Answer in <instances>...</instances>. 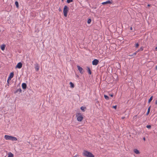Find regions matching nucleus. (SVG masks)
<instances>
[{
    "instance_id": "nucleus-1",
    "label": "nucleus",
    "mask_w": 157,
    "mask_h": 157,
    "mask_svg": "<svg viewBox=\"0 0 157 157\" xmlns=\"http://www.w3.org/2000/svg\"><path fill=\"white\" fill-rule=\"evenodd\" d=\"M82 154L83 156L86 157H94V156L91 152L86 150H84Z\"/></svg>"
},
{
    "instance_id": "nucleus-2",
    "label": "nucleus",
    "mask_w": 157,
    "mask_h": 157,
    "mask_svg": "<svg viewBox=\"0 0 157 157\" xmlns=\"http://www.w3.org/2000/svg\"><path fill=\"white\" fill-rule=\"evenodd\" d=\"M77 120L79 122L82 121L83 119V117L81 113H78L76 114Z\"/></svg>"
},
{
    "instance_id": "nucleus-3",
    "label": "nucleus",
    "mask_w": 157,
    "mask_h": 157,
    "mask_svg": "<svg viewBox=\"0 0 157 157\" xmlns=\"http://www.w3.org/2000/svg\"><path fill=\"white\" fill-rule=\"evenodd\" d=\"M68 10V7L67 6H65L63 9V14L65 17H66L67 16V13Z\"/></svg>"
},
{
    "instance_id": "nucleus-4",
    "label": "nucleus",
    "mask_w": 157,
    "mask_h": 157,
    "mask_svg": "<svg viewBox=\"0 0 157 157\" xmlns=\"http://www.w3.org/2000/svg\"><path fill=\"white\" fill-rule=\"evenodd\" d=\"M22 63L21 62L18 63L15 67V68H21L22 67Z\"/></svg>"
},
{
    "instance_id": "nucleus-5",
    "label": "nucleus",
    "mask_w": 157,
    "mask_h": 157,
    "mask_svg": "<svg viewBox=\"0 0 157 157\" xmlns=\"http://www.w3.org/2000/svg\"><path fill=\"white\" fill-rule=\"evenodd\" d=\"M99 62V61L97 59H94L92 61V64L93 65H97L98 64Z\"/></svg>"
},
{
    "instance_id": "nucleus-6",
    "label": "nucleus",
    "mask_w": 157,
    "mask_h": 157,
    "mask_svg": "<svg viewBox=\"0 0 157 157\" xmlns=\"http://www.w3.org/2000/svg\"><path fill=\"white\" fill-rule=\"evenodd\" d=\"M21 86L22 88L24 90H25L26 89L27 86V84L25 83H22V84Z\"/></svg>"
},
{
    "instance_id": "nucleus-7",
    "label": "nucleus",
    "mask_w": 157,
    "mask_h": 157,
    "mask_svg": "<svg viewBox=\"0 0 157 157\" xmlns=\"http://www.w3.org/2000/svg\"><path fill=\"white\" fill-rule=\"evenodd\" d=\"M11 136L5 135L4 138L6 140H10Z\"/></svg>"
},
{
    "instance_id": "nucleus-8",
    "label": "nucleus",
    "mask_w": 157,
    "mask_h": 157,
    "mask_svg": "<svg viewBox=\"0 0 157 157\" xmlns=\"http://www.w3.org/2000/svg\"><path fill=\"white\" fill-rule=\"evenodd\" d=\"M14 76V72H12L10 73L8 78H9L10 79H11Z\"/></svg>"
},
{
    "instance_id": "nucleus-9",
    "label": "nucleus",
    "mask_w": 157,
    "mask_h": 157,
    "mask_svg": "<svg viewBox=\"0 0 157 157\" xmlns=\"http://www.w3.org/2000/svg\"><path fill=\"white\" fill-rule=\"evenodd\" d=\"M133 151L135 153L137 154H139L140 153V151L137 149H134Z\"/></svg>"
},
{
    "instance_id": "nucleus-10",
    "label": "nucleus",
    "mask_w": 157,
    "mask_h": 157,
    "mask_svg": "<svg viewBox=\"0 0 157 157\" xmlns=\"http://www.w3.org/2000/svg\"><path fill=\"white\" fill-rule=\"evenodd\" d=\"M10 140H11L12 141H17V139L16 137H15L14 136H11V137Z\"/></svg>"
},
{
    "instance_id": "nucleus-11",
    "label": "nucleus",
    "mask_w": 157,
    "mask_h": 157,
    "mask_svg": "<svg viewBox=\"0 0 157 157\" xmlns=\"http://www.w3.org/2000/svg\"><path fill=\"white\" fill-rule=\"evenodd\" d=\"M18 92H19L20 93H21L22 90L21 88H19V89H17L14 92L15 94L17 93Z\"/></svg>"
},
{
    "instance_id": "nucleus-12",
    "label": "nucleus",
    "mask_w": 157,
    "mask_h": 157,
    "mask_svg": "<svg viewBox=\"0 0 157 157\" xmlns=\"http://www.w3.org/2000/svg\"><path fill=\"white\" fill-rule=\"evenodd\" d=\"M86 109V107L82 106L80 107V109L82 112H85Z\"/></svg>"
},
{
    "instance_id": "nucleus-13",
    "label": "nucleus",
    "mask_w": 157,
    "mask_h": 157,
    "mask_svg": "<svg viewBox=\"0 0 157 157\" xmlns=\"http://www.w3.org/2000/svg\"><path fill=\"white\" fill-rule=\"evenodd\" d=\"M151 106H149L148 107V109H147V112L146 114V115L147 116L149 114V113H150V109H151Z\"/></svg>"
},
{
    "instance_id": "nucleus-14",
    "label": "nucleus",
    "mask_w": 157,
    "mask_h": 157,
    "mask_svg": "<svg viewBox=\"0 0 157 157\" xmlns=\"http://www.w3.org/2000/svg\"><path fill=\"white\" fill-rule=\"evenodd\" d=\"M5 47L6 45L5 44H3L1 46V48L2 50L3 51L5 49Z\"/></svg>"
},
{
    "instance_id": "nucleus-15",
    "label": "nucleus",
    "mask_w": 157,
    "mask_h": 157,
    "mask_svg": "<svg viewBox=\"0 0 157 157\" xmlns=\"http://www.w3.org/2000/svg\"><path fill=\"white\" fill-rule=\"evenodd\" d=\"M153 96H151L150 98L148 100V103H150L151 101L152 100V99H153Z\"/></svg>"
},
{
    "instance_id": "nucleus-16",
    "label": "nucleus",
    "mask_w": 157,
    "mask_h": 157,
    "mask_svg": "<svg viewBox=\"0 0 157 157\" xmlns=\"http://www.w3.org/2000/svg\"><path fill=\"white\" fill-rule=\"evenodd\" d=\"M108 3H109V4H111V2L109 0V1H107L105 2H103L102 3V4L103 5L104 4H108Z\"/></svg>"
},
{
    "instance_id": "nucleus-17",
    "label": "nucleus",
    "mask_w": 157,
    "mask_h": 157,
    "mask_svg": "<svg viewBox=\"0 0 157 157\" xmlns=\"http://www.w3.org/2000/svg\"><path fill=\"white\" fill-rule=\"evenodd\" d=\"M69 84L70 85V87L71 88H74V87H75V85L73 83L71 82H70Z\"/></svg>"
},
{
    "instance_id": "nucleus-18",
    "label": "nucleus",
    "mask_w": 157,
    "mask_h": 157,
    "mask_svg": "<svg viewBox=\"0 0 157 157\" xmlns=\"http://www.w3.org/2000/svg\"><path fill=\"white\" fill-rule=\"evenodd\" d=\"M8 157H13V155L11 152H10L8 154Z\"/></svg>"
},
{
    "instance_id": "nucleus-19",
    "label": "nucleus",
    "mask_w": 157,
    "mask_h": 157,
    "mask_svg": "<svg viewBox=\"0 0 157 157\" xmlns=\"http://www.w3.org/2000/svg\"><path fill=\"white\" fill-rule=\"evenodd\" d=\"M104 97L107 100H109V97L105 94L104 95Z\"/></svg>"
},
{
    "instance_id": "nucleus-20",
    "label": "nucleus",
    "mask_w": 157,
    "mask_h": 157,
    "mask_svg": "<svg viewBox=\"0 0 157 157\" xmlns=\"http://www.w3.org/2000/svg\"><path fill=\"white\" fill-rule=\"evenodd\" d=\"M78 70L79 71L80 73L82 74H83L84 72V69H78Z\"/></svg>"
},
{
    "instance_id": "nucleus-21",
    "label": "nucleus",
    "mask_w": 157,
    "mask_h": 157,
    "mask_svg": "<svg viewBox=\"0 0 157 157\" xmlns=\"http://www.w3.org/2000/svg\"><path fill=\"white\" fill-rule=\"evenodd\" d=\"M11 80V79H10V78H8L7 80V85L8 86H9L10 84V81Z\"/></svg>"
},
{
    "instance_id": "nucleus-22",
    "label": "nucleus",
    "mask_w": 157,
    "mask_h": 157,
    "mask_svg": "<svg viewBox=\"0 0 157 157\" xmlns=\"http://www.w3.org/2000/svg\"><path fill=\"white\" fill-rule=\"evenodd\" d=\"M87 72L89 75H91L92 74V71L91 70V69H87Z\"/></svg>"
},
{
    "instance_id": "nucleus-23",
    "label": "nucleus",
    "mask_w": 157,
    "mask_h": 157,
    "mask_svg": "<svg viewBox=\"0 0 157 157\" xmlns=\"http://www.w3.org/2000/svg\"><path fill=\"white\" fill-rule=\"evenodd\" d=\"M15 4L16 5V7L18 8L19 7V4L17 1H16L15 2Z\"/></svg>"
},
{
    "instance_id": "nucleus-24",
    "label": "nucleus",
    "mask_w": 157,
    "mask_h": 157,
    "mask_svg": "<svg viewBox=\"0 0 157 157\" xmlns=\"http://www.w3.org/2000/svg\"><path fill=\"white\" fill-rule=\"evenodd\" d=\"M146 127L148 129H151V126L150 125H147L146 126Z\"/></svg>"
},
{
    "instance_id": "nucleus-25",
    "label": "nucleus",
    "mask_w": 157,
    "mask_h": 157,
    "mask_svg": "<svg viewBox=\"0 0 157 157\" xmlns=\"http://www.w3.org/2000/svg\"><path fill=\"white\" fill-rule=\"evenodd\" d=\"M143 50V47H141L140 49H139L138 51H138V52L140 51H142Z\"/></svg>"
},
{
    "instance_id": "nucleus-26",
    "label": "nucleus",
    "mask_w": 157,
    "mask_h": 157,
    "mask_svg": "<svg viewBox=\"0 0 157 157\" xmlns=\"http://www.w3.org/2000/svg\"><path fill=\"white\" fill-rule=\"evenodd\" d=\"M35 69H39L38 65L37 63L35 64Z\"/></svg>"
},
{
    "instance_id": "nucleus-27",
    "label": "nucleus",
    "mask_w": 157,
    "mask_h": 157,
    "mask_svg": "<svg viewBox=\"0 0 157 157\" xmlns=\"http://www.w3.org/2000/svg\"><path fill=\"white\" fill-rule=\"evenodd\" d=\"M73 1V0H67V2L68 3L72 2Z\"/></svg>"
},
{
    "instance_id": "nucleus-28",
    "label": "nucleus",
    "mask_w": 157,
    "mask_h": 157,
    "mask_svg": "<svg viewBox=\"0 0 157 157\" xmlns=\"http://www.w3.org/2000/svg\"><path fill=\"white\" fill-rule=\"evenodd\" d=\"M91 19H89L87 21V23L88 24H90L91 22Z\"/></svg>"
},
{
    "instance_id": "nucleus-29",
    "label": "nucleus",
    "mask_w": 157,
    "mask_h": 157,
    "mask_svg": "<svg viewBox=\"0 0 157 157\" xmlns=\"http://www.w3.org/2000/svg\"><path fill=\"white\" fill-rule=\"evenodd\" d=\"M138 52V51H136L135 52L133 55H130V56H132L133 55H136V53Z\"/></svg>"
},
{
    "instance_id": "nucleus-30",
    "label": "nucleus",
    "mask_w": 157,
    "mask_h": 157,
    "mask_svg": "<svg viewBox=\"0 0 157 157\" xmlns=\"http://www.w3.org/2000/svg\"><path fill=\"white\" fill-rule=\"evenodd\" d=\"M117 105H114V106H112V108H114V109H117Z\"/></svg>"
},
{
    "instance_id": "nucleus-31",
    "label": "nucleus",
    "mask_w": 157,
    "mask_h": 157,
    "mask_svg": "<svg viewBox=\"0 0 157 157\" xmlns=\"http://www.w3.org/2000/svg\"><path fill=\"white\" fill-rule=\"evenodd\" d=\"M139 46V44L138 43H136L135 45V47L136 48H138Z\"/></svg>"
},
{
    "instance_id": "nucleus-32",
    "label": "nucleus",
    "mask_w": 157,
    "mask_h": 157,
    "mask_svg": "<svg viewBox=\"0 0 157 157\" xmlns=\"http://www.w3.org/2000/svg\"><path fill=\"white\" fill-rule=\"evenodd\" d=\"M109 95L112 97H113V94H109Z\"/></svg>"
},
{
    "instance_id": "nucleus-33",
    "label": "nucleus",
    "mask_w": 157,
    "mask_h": 157,
    "mask_svg": "<svg viewBox=\"0 0 157 157\" xmlns=\"http://www.w3.org/2000/svg\"><path fill=\"white\" fill-rule=\"evenodd\" d=\"M137 115H135V116H134L133 117V119H135L136 118H137Z\"/></svg>"
},
{
    "instance_id": "nucleus-34",
    "label": "nucleus",
    "mask_w": 157,
    "mask_h": 157,
    "mask_svg": "<svg viewBox=\"0 0 157 157\" xmlns=\"http://www.w3.org/2000/svg\"><path fill=\"white\" fill-rule=\"evenodd\" d=\"M113 69H107V70L109 72V71H111V72H112V70H113Z\"/></svg>"
},
{
    "instance_id": "nucleus-35",
    "label": "nucleus",
    "mask_w": 157,
    "mask_h": 157,
    "mask_svg": "<svg viewBox=\"0 0 157 157\" xmlns=\"http://www.w3.org/2000/svg\"><path fill=\"white\" fill-rule=\"evenodd\" d=\"M78 69H82L81 67L80 66H77Z\"/></svg>"
},
{
    "instance_id": "nucleus-36",
    "label": "nucleus",
    "mask_w": 157,
    "mask_h": 157,
    "mask_svg": "<svg viewBox=\"0 0 157 157\" xmlns=\"http://www.w3.org/2000/svg\"><path fill=\"white\" fill-rule=\"evenodd\" d=\"M78 156H79V155H75L73 157H78Z\"/></svg>"
},
{
    "instance_id": "nucleus-37",
    "label": "nucleus",
    "mask_w": 157,
    "mask_h": 157,
    "mask_svg": "<svg viewBox=\"0 0 157 157\" xmlns=\"http://www.w3.org/2000/svg\"><path fill=\"white\" fill-rule=\"evenodd\" d=\"M143 139L144 141L146 140V138L145 137L143 138Z\"/></svg>"
},
{
    "instance_id": "nucleus-38",
    "label": "nucleus",
    "mask_w": 157,
    "mask_h": 157,
    "mask_svg": "<svg viewBox=\"0 0 157 157\" xmlns=\"http://www.w3.org/2000/svg\"><path fill=\"white\" fill-rule=\"evenodd\" d=\"M155 104L156 105H157V99L156 100V101H155Z\"/></svg>"
},
{
    "instance_id": "nucleus-39",
    "label": "nucleus",
    "mask_w": 157,
    "mask_h": 157,
    "mask_svg": "<svg viewBox=\"0 0 157 157\" xmlns=\"http://www.w3.org/2000/svg\"><path fill=\"white\" fill-rule=\"evenodd\" d=\"M125 118V117H122L121 119H124Z\"/></svg>"
},
{
    "instance_id": "nucleus-40",
    "label": "nucleus",
    "mask_w": 157,
    "mask_h": 157,
    "mask_svg": "<svg viewBox=\"0 0 157 157\" xmlns=\"http://www.w3.org/2000/svg\"><path fill=\"white\" fill-rule=\"evenodd\" d=\"M130 29L131 30H132V27H131L130 28Z\"/></svg>"
},
{
    "instance_id": "nucleus-41",
    "label": "nucleus",
    "mask_w": 157,
    "mask_h": 157,
    "mask_svg": "<svg viewBox=\"0 0 157 157\" xmlns=\"http://www.w3.org/2000/svg\"><path fill=\"white\" fill-rule=\"evenodd\" d=\"M39 69H36V71H38Z\"/></svg>"
},
{
    "instance_id": "nucleus-42",
    "label": "nucleus",
    "mask_w": 157,
    "mask_h": 157,
    "mask_svg": "<svg viewBox=\"0 0 157 157\" xmlns=\"http://www.w3.org/2000/svg\"><path fill=\"white\" fill-rule=\"evenodd\" d=\"M59 11H61V10L60 9V8H59Z\"/></svg>"
},
{
    "instance_id": "nucleus-43",
    "label": "nucleus",
    "mask_w": 157,
    "mask_h": 157,
    "mask_svg": "<svg viewBox=\"0 0 157 157\" xmlns=\"http://www.w3.org/2000/svg\"><path fill=\"white\" fill-rule=\"evenodd\" d=\"M76 76H77V77H78V75H76Z\"/></svg>"
},
{
    "instance_id": "nucleus-44",
    "label": "nucleus",
    "mask_w": 157,
    "mask_h": 157,
    "mask_svg": "<svg viewBox=\"0 0 157 157\" xmlns=\"http://www.w3.org/2000/svg\"><path fill=\"white\" fill-rule=\"evenodd\" d=\"M150 6V4H148V5H147V6Z\"/></svg>"
},
{
    "instance_id": "nucleus-45",
    "label": "nucleus",
    "mask_w": 157,
    "mask_h": 157,
    "mask_svg": "<svg viewBox=\"0 0 157 157\" xmlns=\"http://www.w3.org/2000/svg\"><path fill=\"white\" fill-rule=\"evenodd\" d=\"M96 103H98V101H97L96 102Z\"/></svg>"
},
{
    "instance_id": "nucleus-46",
    "label": "nucleus",
    "mask_w": 157,
    "mask_h": 157,
    "mask_svg": "<svg viewBox=\"0 0 157 157\" xmlns=\"http://www.w3.org/2000/svg\"><path fill=\"white\" fill-rule=\"evenodd\" d=\"M118 70V69H117V70ZM119 70L120 71V72H121V69H119Z\"/></svg>"
},
{
    "instance_id": "nucleus-47",
    "label": "nucleus",
    "mask_w": 157,
    "mask_h": 157,
    "mask_svg": "<svg viewBox=\"0 0 157 157\" xmlns=\"http://www.w3.org/2000/svg\"><path fill=\"white\" fill-rule=\"evenodd\" d=\"M155 49H157V46L156 47V48H155Z\"/></svg>"
},
{
    "instance_id": "nucleus-48",
    "label": "nucleus",
    "mask_w": 157,
    "mask_h": 157,
    "mask_svg": "<svg viewBox=\"0 0 157 157\" xmlns=\"http://www.w3.org/2000/svg\"><path fill=\"white\" fill-rule=\"evenodd\" d=\"M117 64L118 65H119V64L117 63Z\"/></svg>"
},
{
    "instance_id": "nucleus-49",
    "label": "nucleus",
    "mask_w": 157,
    "mask_h": 157,
    "mask_svg": "<svg viewBox=\"0 0 157 157\" xmlns=\"http://www.w3.org/2000/svg\"><path fill=\"white\" fill-rule=\"evenodd\" d=\"M87 69H90V68H89L88 67V68H87Z\"/></svg>"
},
{
    "instance_id": "nucleus-50",
    "label": "nucleus",
    "mask_w": 157,
    "mask_h": 157,
    "mask_svg": "<svg viewBox=\"0 0 157 157\" xmlns=\"http://www.w3.org/2000/svg\"><path fill=\"white\" fill-rule=\"evenodd\" d=\"M138 118H140V117H138Z\"/></svg>"
},
{
    "instance_id": "nucleus-51",
    "label": "nucleus",
    "mask_w": 157,
    "mask_h": 157,
    "mask_svg": "<svg viewBox=\"0 0 157 157\" xmlns=\"http://www.w3.org/2000/svg\"><path fill=\"white\" fill-rule=\"evenodd\" d=\"M156 70H157V69Z\"/></svg>"
}]
</instances>
